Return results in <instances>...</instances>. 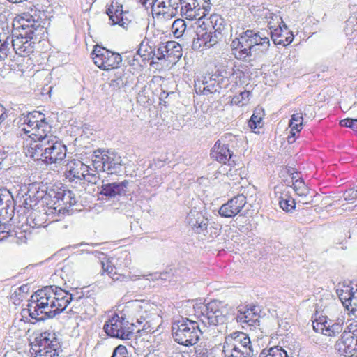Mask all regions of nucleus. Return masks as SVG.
<instances>
[{
    "label": "nucleus",
    "mask_w": 357,
    "mask_h": 357,
    "mask_svg": "<svg viewBox=\"0 0 357 357\" xmlns=\"http://www.w3.org/2000/svg\"><path fill=\"white\" fill-rule=\"evenodd\" d=\"M8 117L7 112L4 107L0 104V124Z\"/></svg>",
    "instance_id": "obj_55"
},
{
    "label": "nucleus",
    "mask_w": 357,
    "mask_h": 357,
    "mask_svg": "<svg viewBox=\"0 0 357 357\" xmlns=\"http://www.w3.org/2000/svg\"><path fill=\"white\" fill-rule=\"evenodd\" d=\"M128 185L129 182L127 180L112 183H105L102 181L99 194L108 199L115 198L116 196L125 195L128 191Z\"/></svg>",
    "instance_id": "obj_18"
},
{
    "label": "nucleus",
    "mask_w": 357,
    "mask_h": 357,
    "mask_svg": "<svg viewBox=\"0 0 357 357\" xmlns=\"http://www.w3.org/2000/svg\"><path fill=\"white\" fill-rule=\"evenodd\" d=\"M259 357H289L285 350L279 347L263 349Z\"/></svg>",
    "instance_id": "obj_34"
},
{
    "label": "nucleus",
    "mask_w": 357,
    "mask_h": 357,
    "mask_svg": "<svg viewBox=\"0 0 357 357\" xmlns=\"http://www.w3.org/2000/svg\"><path fill=\"white\" fill-rule=\"evenodd\" d=\"M225 82H228V75L226 70H217L214 74L206 77L205 76L202 81V90L201 86L199 87V91L204 95H208L219 92L220 89L223 87Z\"/></svg>",
    "instance_id": "obj_15"
},
{
    "label": "nucleus",
    "mask_w": 357,
    "mask_h": 357,
    "mask_svg": "<svg viewBox=\"0 0 357 357\" xmlns=\"http://www.w3.org/2000/svg\"><path fill=\"white\" fill-rule=\"evenodd\" d=\"M46 213H41L38 211H33L27 219L30 227L33 228H40L46 227L47 221Z\"/></svg>",
    "instance_id": "obj_30"
},
{
    "label": "nucleus",
    "mask_w": 357,
    "mask_h": 357,
    "mask_svg": "<svg viewBox=\"0 0 357 357\" xmlns=\"http://www.w3.org/2000/svg\"><path fill=\"white\" fill-rule=\"evenodd\" d=\"M328 324H327L326 335L335 336L342 332V324L339 323H333V321L330 319H328Z\"/></svg>",
    "instance_id": "obj_42"
},
{
    "label": "nucleus",
    "mask_w": 357,
    "mask_h": 357,
    "mask_svg": "<svg viewBox=\"0 0 357 357\" xmlns=\"http://www.w3.org/2000/svg\"><path fill=\"white\" fill-rule=\"evenodd\" d=\"M98 171L99 169H96L94 167L93 169L88 165V171L84 173V177H83L82 180L86 181L89 183L96 184L100 180Z\"/></svg>",
    "instance_id": "obj_40"
},
{
    "label": "nucleus",
    "mask_w": 357,
    "mask_h": 357,
    "mask_svg": "<svg viewBox=\"0 0 357 357\" xmlns=\"http://www.w3.org/2000/svg\"><path fill=\"white\" fill-rule=\"evenodd\" d=\"M303 114L301 112L295 113L291 116L289 121V126L296 129V132H300L303 125Z\"/></svg>",
    "instance_id": "obj_41"
},
{
    "label": "nucleus",
    "mask_w": 357,
    "mask_h": 357,
    "mask_svg": "<svg viewBox=\"0 0 357 357\" xmlns=\"http://www.w3.org/2000/svg\"><path fill=\"white\" fill-rule=\"evenodd\" d=\"M59 342L55 333H42L36 338L33 350L35 357H59Z\"/></svg>",
    "instance_id": "obj_9"
},
{
    "label": "nucleus",
    "mask_w": 357,
    "mask_h": 357,
    "mask_svg": "<svg viewBox=\"0 0 357 357\" xmlns=\"http://www.w3.org/2000/svg\"><path fill=\"white\" fill-rule=\"evenodd\" d=\"M206 21V22H203L204 29H211L215 35L214 38L221 40L227 29L225 20L220 15L213 14Z\"/></svg>",
    "instance_id": "obj_21"
},
{
    "label": "nucleus",
    "mask_w": 357,
    "mask_h": 357,
    "mask_svg": "<svg viewBox=\"0 0 357 357\" xmlns=\"http://www.w3.org/2000/svg\"><path fill=\"white\" fill-rule=\"evenodd\" d=\"M185 222L196 234H202L207 229L208 221L201 212L191 210L185 218Z\"/></svg>",
    "instance_id": "obj_20"
},
{
    "label": "nucleus",
    "mask_w": 357,
    "mask_h": 357,
    "mask_svg": "<svg viewBox=\"0 0 357 357\" xmlns=\"http://www.w3.org/2000/svg\"><path fill=\"white\" fill-rule=\"evenodd\" d=\"M91 56L95 65L103 70L118 68L122 61L120 54L98 45L94 47Z\"/></svg>",
    "instance_id": "obj_12"
},
{
    "label": "nucleus",
    "mask_w": 357,
    "mask_h": 357,
    "mask_svg": "<svg viewBox=\"0 0 357 357\" xmlns=\"http://www.w3.org/2000/svg\"><path fill=\"white\" fill-rule=\"evenodd\" d=\"M29 291V287L28 284H23L15 289V291L11 294V298H17L20 301L24 297V294H26Z\"/></svg>",
    "instance_id": "obj_46"
},
{
    "label": "nucleus",
    "mask_w": 357,
    "mask_h": 357,
    "mask_svg": "<svg viewBox=\"0 0 357 357\" xmlns=\"http://www.w3.org/2000/svg\"><path fill=\"white\" fill-rule=\"evenodd\" d=\"M122 5H119L117 3L114 4V2L107 8L106 13L109 17V20L112 22V24H118L123 28H127L130 21L124 15L127 14L128 12H123L122 10Z\"/></svg>",
    "instance_id": "obj_22"
},
{
    "label": "nucleus",
    "mask_w": 357,
    "mask_h": 357,
    "mask_svg": "<svg viewBox=\"0 0 357 357\" xmlns=\"http://www.w3.org/2000/svg\"><path fill=\"white\" fill-rule=\"evenodd\" d=\"M202 31H205L202 33L201 31H198L197 32V34L201 39L203 46L209 47H213L220 40L219 38H214L215 35L213 33L211 29L209 30L203 29Z\"/></svg>",
    "instance_id": "obj_31"
},
{
    "label": "nucleus",
    "mask_w": 357,
    "mask_h": 357,
    "mask_svg": "<svg viewBox=\"0 0 357 357\" xmlns=\"http://www.w3.org/2000/svg\"><path fill=\"white\" fill-rule=\"evenodd\" d=\"M291 132H290L291 135L289 136V137H288L289 138L288 142L289 143H291V142H293L294 141V139L292 141H291L290 139H291V137H294L295 135H296V133L297 132L296 129H293L292 127H291Z\"/></svg>",
    "instance_id": "obj_62"
},
{
    "label": "nucleus",
    "mask_w": 357,
    "mask_h": 357,
    "mask_svg": "<svg viewBox=\"0 0 357 357\" xmlns=\"http://www.w3.org/2000/svg\"><path fill=\"white\" fill-rule=\"evenodd\" d=\"M241 43L240 36L238 38H235L232 40L231 43V47L232 50L237 52V48L239 46V44ZM241 43H243V42H241Z\"/></svg>",
    "instance_id": "obj_59"
},
{
    "label": "nucleus",
    "mask_w": 357,
    "mask_h": 357,
    "mask_svg": "<svg viewBox=\"0 0 357 357\" xmlns=\"http://www.w3.org/2000/svg\"><path fill=\"white\" fill-rule=\"evenodd\" d=\"M247 203L246 197L243 195H238L227 201V203L222 204L218 213L220 216L223 218H234L236 215H245V214L241 213Z\"/></svg>",
    "instance_id": "obj_16"
},
{
    "label": "nucleus",
    "mask_w": 357,
    "mask_h": 357,
    "mask_svg": "<svg viewBox=\"0 0 357 357\" xmlns=\"http://www.w3.org/2000/svg\"><path fill=\"white\" fill-rule=\"evenodd\" d=\"M209 0H183L181 14L187 20H200L210 8Z\"/></svg>",
    "instance_id": "obj_14"
},
{
    "label": "nucleus",
    "mask_w": 357,
    "mask_h": 357,
    "mask_svg": "<svg viewBox=\"0 0 357 357\" xmlns=\"http://www.w3.org/2000/svg\"><path fill=\"white\" fill-rule=\"evenodd\" d=\"M160 275H157V274H155V275H147V277H150L147 278V280H158L159 278H160Z\"/></svg>",
    "instance_id": "obj_64"
},
{
    "label": "nucleus",
    "mask_w": 357,
    "mask_h": 357,
    "mask_svg": "<svg viewBox=\"0 0 357 357\" xmlns=\"http://www.w3.org/2000/svg\"><path fill=\"white\" fill-rule=\"evenodd\" d=\"M352 120H353V119H349V118L344 119L340 121V125L342 127H348V128H351Z\"/></svg>",
    "instance_id": "obj_58"
},
{
    "label": "nucleus",
    "mask_w": 357,
    "mask_h": 357,
    "mask_svg": "<svg viewBox=\"0 0 357 357\" xmlns=\"http://www.w3.org/2000/svg\"><path fill=\"white\" fill-rule=\"evenodd\" d=\"M351 129L357 132V119H353Z\"/></svg>",
    "instance_id": "obj_63"
},
{
    "label": "nucleus",
    "mask_w": 357,
    "mask_h": 357,
    "mask_svg": "<svg viewBox=\"0 0 357 357\" xmlns=\"http://www.w3.org/2000/svg\"><path fill=\"white\" fill-rule=\"evenodd\" d=\"M352 333H343L335 344V349L344 356H357V337Z\"/></svg>",
    "instance_id": "obj_17"
},
{
    "label": "nucleus",
    "mask_w": 357,
    "mask_h": 357,
    "mask_svg": "<svg viewBox=\"0 0 357 357\" xmlns=\"http://www.w3.org/2000/svg\"><path fill=\"white\" fill-rule=\"evenodd\" d=\"M222 352L224 357H253L255 355L250 337L240 331L225 337Z\"/></svg>",
    "instance_id": "obj_6"
},
{
    "label": "nucleus",
    "mask_w": 357,
    "mask_h": 357,
    "mask_svg": "<svg viewBox=\"0 0 357 357\" xmlns=\"http://www.w3.org/2000/svg\"><path fill=\"white\" fill-rule=\"evenodd\" d=\"M344 197L347 201L357 199V190L349 189L346 190L344 193Z\"/></svg>",
    "instance_id": "obj_51"
},
{
    "label": "nucleus",
    "mask_w": 357,
    "mask_h": 357,
    "mask_svg": "<svg viewBox=\"0 0 357 357\" xmlns=\"http://www.w3.org/2000/svg\"><path fill=\"white\" fill-rule=\"evenodd\" d=\"M263 110L261 108H257L251 116L248 126L251 129H256L261 127V123L263 119Z\"/></svg>",
    "instance_id": "obj_37"
},
{
    "label": "nucleus",
    "mask_w": 357,
    "mask_h": 357,
    "mask_svg": "<svg viewBox=\"0 0 357 357\" xmlns=\"http://www.w3.org/2000/svg\"><path fill=\"white\" fill-rule=\"evenodd\" d=\"M229 315V307L223 301L213 300L204 306L202 311L201 321L203 328L206 325L218 326L224 324Z\"/></svg>",
    "instance_id": "obj_7"
},
{
    "label": "nucleus",
    "mask_w": 357,
    "mask_h": 357,
    "mask_svg": "<svg viewBox=\"0 0 357 357\" xmlns=\"http://www.w3.org/2000/svg\"><path fill=\"white\" fill-rule=\"evenodd\" d=\"M187 24L183 19L174 20L172 25V31L174 36L178 38L181 37L186 30Z\"/></svg>",
    "instance_id": "obj_38"
},
{
    "label": "nucleus",
    "mask_w": 357,
    "mask_h": 357,
    "mask_svg": "<svg viewBox=\"0 0 357 357\" xmlns=\"http://www.w3.org/2000/svg\"><path fill=\"white\" fill-rule=\"evenodd\" d=\"M102 268V271L104 273H106L110 278L112 279H118V278H114V275L116 273L114 270H116V268L110 266L108 263L105 264L103 261H101Z\"/></svg>",
    "instance_id": "obj_49"
},
{
    "label": "nucleus",
    "mask_w": 357,
    "mask_h": 357,
    "mask_svg": "<svg viewBox=\"0 0 357 357\" xmlns=\"http://www.w3.org/2000/svg\"><path fill=\"white\" fill-rule=\"evenodd\" d=\"M203 328L199 324L188 318H181L173 323L172 336L174 340L183 346L195 345L203 333Z\"/></svg>",
    "instance_id": "obj_5"
},
{
    "label": "nucleus",
    "mask_w": 357,
    "mask_h": 357,
    "mask_svg": "<svg viewBox=\"0 0 357 357\" xmlns=\"http://www.w3.org/2000/svg\"><path fill=\"white\" fill-rule=\"evenodd\" d=\"M256 21L266 22L271 15V10L264 6H252L250 9Z\"/></svg>",
    "instance_id": "obj_32"
},
{
    "label": "nucleus",
    "mask_w": 357,
    "mask_h": 357,
    "mask_svg": "<svg viewBox=\"0 0 357 357\" xmlns=\"http://www.w3.org/2000/svg\"><path fill=\"white\" fill-rule=\"evenodd\" d=\"M21 120H23L24 123L27 125V128H24L23 130L25 132H31L34 138L41 137L43 135L51 132V123L45 117V114L40 112H29L26 116L21 118Z\"/></svg>",
    "instance_id": "obj_11"
},
{
    "label": "nucleus",
    "mask_w": 357,
    "mask_h": 357,
    "mask_svg": "<svg viewBox=\"0 0 357 357\" xmlns=\"http://www.w3.org/2000/svg\"><path fill=\"white\" fill-rule=\"evenodd\" d=\"M196 38H193L192 44V48L194 50H198L202 46H203V44L201 41V39L198 36V35L196 33Z\"/></svg>",
    "instance_id": "obj_53"
},
{
    "label": "nucleus",
    "mask_w": 357,
    "mask_h": 357,
    "mask_svg": "<svg viewBox=\"0 0 357 357\" xmlns=\"http://www.w3.org/2000/svg\"><path fill=\"white\" fill-rule=\"evenodd\" d=\"M73 299L68 291L55 285L46 286L31 296L27 305L29 316L38 321L53 318L65 310Z\"/></svg>",
    "instance_id": "obj_1"
},
{
    "label": "nucleus",
    "mask_w": 357,
    "mask_h": 357,
    "mask_svg": "<svg viewBox=\"0 0 357 357\" xmlns=\"http://www.w3.org/2000/svg\"><path fill=\"white\" fill-rule=\"evenodd\" d=\"M164 60L168 63L174 64L181 57L182 48L181 45L175 41H168L165 43Z\"/></svg>",
    "instance_id": "obj_25"
},
{
    "label": "nucleus",
    "mask_w": 357,
    "mask_h": 357,
    "mask_svg": "<svg viewBox=\"0 0 357 357\" xmlns=\"http://www.w3.org/2000/svg\"><path fill=\"white\" fill-rule=\"evenodd\" d=\"M135 324L130 326L129 321L117 314L113 315L107 321L103 326L104 331L108 336L121 340H130L133 335Z\"/></svg>",
    "instance_id": "obj_10"
},
{
    "label": "nucleus",
    "mask_w": 357,
    "mask_h": 357,
    "mask_svg": "<svg viewBox=\"0 0 357 357\" xmlns=\"http://www.w3.org/2000/svg\"><path fill=\"white\" fill-rule=\"evenodd\" d=\"M293 188L296 193L300 197H307L309 194V189L301 179H296L293 183Z\"/></svg>",
    "instance_id": "obj_39"
},
{
    "label": "nucleus",
    "mask_w": 357,
    "mask_h": 357,
    "mask_svg": "<svg viewBox=\"0 0 357 357\" xmlns=\"http://www.w3.org/2000/svg\"><path fill=\"white\" fill-rule=\"evenodd\" d=\"M134 79L133 74L128 70H118L115 73V77L109 83L112 91H118L122 87L130 86Z\"/></svg>",
    "instance_id": "obj_23"
},
{
    "label": "nucleus",
    "mask_w": 357,
    "mask_h": 357,
    "mask_svg": "<svg viewBox=\"0 0 357 357\" xmlns=\"http://www.w3.org/2000/svg\"><path fill=\"white\" fill-rule=\"evenodd\" d=\"M92 162L95 169L108 174H119L122 170L121 158L114 151L96 150L92 155Z\"/></svg>",
    "instance_id": "obj_8"
},
{
    "label": "nucleus",
    "mask_w": 357,
    "mask_h": 357,
    "mask_svg": "<svg viewBox=\"0 0 357 357\" xmlns=\"http://www.w3.org/2000/svg\"><path fill=\"white\" fill-rule=\"evenodd\" d=\"M337 293L340 300L347 310H351V312L355 310L353 305L356 306V303L354 301L356 297L352 287L347 286L344 289H337Z\"/></svg>",
    "instance_id": "obj_28"
},
{
    "label": "nucleus",
    "mask_w": 357,
    "mask_h": 357,
    "mask_svg": "<svg viewBox=\"0 0 357 357\" xmlns=\"http://www.w3.org/2000/svg\"><path fill=\"white\" fill-rule=\"evenodd\" d=\"M87 171L88 165L84 164L79 160L75 162L72 161L67 165L66 175L70 180H82L83 177H84V173Z\"/></svg>",
    "instance_id": "obj_26"
},
{
    "label": "nucleus",
    "mask_w": 357,
    "mask_h": 357,
    "mask_svg": "<svg viewBox=\"0 0 357 357\" xmlns=\"http://www.w3.org/2000/svg\"><path fill=\"white\" fill-rule=\"evenodd\" d=\"M218 142H220L222 144L226 146L229 147H234L235 144H236L237 142V137L236 136L232 135L231 133H226L225 135H223L220 139L217 141Z\"/></svg>",
    "instance_id": "obj_45"
},
{
    "label": "nucleus",
    "mask_w": 357,
    "mask_h": 357,
    "mask_svg": "<svg viewBox=\"0 0 357 357\" xmlns=\"http://www.w3.org/2000/svg\"><path fill=\"white\" fill-rule=\"evenodd\" d=\"M265 22L268 24V27L270 30V32L268 33V31L263 30L261 31H264L266 36H271V38L275 45H282L286 46L289 45L293 41V34H290V36L287 37L285 40L283 39H280L278 40L277 38L282 37L283 28L286 31H287V26L285 24H284L280 15L271 12L270 16ZM268 38H269V37Z\"/></svg>",
    "instance_id": "obj_13"
},
{
    "label": "nucleus",
    "mask_w": 357,
    "mask_h": 357,
    "mask_svg": "<svg viewBox=\"0 0 357 357\" xmlns=\"http://www.w3.org/2000/svg\"><path fill=\"white\" fill-rule=\"evenodd\" d=\"M54 198L56 199L54 202V204H57V206L54 208H59V211L68 210L72 206L76 204V200L73 193L70 191H59L55 193Z\"/></svg>",
    "instance_id": "obj_24"
},
{
    "label": "nucleus",
    "mask_w": 357,
    "mask_h": 357,
    "mask_svg": "<svg viewBox=\"0 0 357 357\" xmlns=\"http://www.w3.org/2000/svg\"><path fill=\"white\" fill-rule=\"evenodd\" d=\"M13 197L7 189H0V215H3V212L11 216L13 213Z\"/></svg>",
    "instance_id": "obj_27"
},
{
    "label": "nucleus",
    "mask_w": 357,
    "mask_h": 357,
    "mask_svg": "<svg viewBox=\"0 0 357 357\" xmlns=\"http://www.w3.org/2000/svg\"><path fill=\"white\" fill-rule=\"evenodd\" d=\"M6 157V153L2 149H0V166L1 165L3 161Z\"/></svg>",
    "instance_id": "obj_61"
},
{
    "label": "nucleus",
    "mask_w": 357,
    "mask_h": 357,
    "mask_svg": "<svg viewBox=\"0 0 357 357\" xmlns=\"http://www.w3.org/2000/svg\"><path fill=\"white\" fill-rule=\"evenodd\" d=\"M17 18L20 31L16 38L11 37V46L17 54L26 56L34 50L35 42L31 40H40L44 36L49 22L43 10L31 9L19 15Z\"/></svg>",
    "instance_id": "obj_2"
},
{
    "label": "nucleus",
    "mask_w": 357,
    "mask_h": 357,
    "mask_svg": "<svg viewBox=\"0 0 357 357\" xmlns=\"http://www.w3.org/2000/svg\"><path fill=\"white\" fill-rule=\"evenodd\" d=\"M165 160L160 159L153 160L149 163V168L156 170L162 167L165 165Z\"/></svg>",
    "instance_id": "obj_52"
},
{
    "label": "nucleus",
    "mask_w": 357,
    "mask_h": 357,
    "mask_svg": "<svg viewBox=\"0 0 357 357\" xmlns=\"http://www.w3.org/2000/svg\"><path fill=\"white\" fill-rule=\"evenodd\" d=\"M183 0H166V4L168 5L169 7H174L176 8H179V5L181 4Z\"/></svg>",
    "instance_id": "obj_54"
},
{
    "label": "nucleus",
    "mask_w": 357,
    "mask_h": 357,
    "mask_svg": "<svg viewBox=\"0 0 357 357\" xmlns=\"http://www.w3.org/2000/svg\"><path fill=\"white\" fill-rule=\"evenodd\" d=\"M26 155L45 164L57 163L66 158V147L56 136L46 133L33 138L27 146Z\"/></svg>",
    "instance_id": "obj_3"
},
{
    "label": "nucleus",
    "mask_w": 357,
    "mask_h": 357,
    "mask_svg": "<svg viewBox=\"0 0 357 357\" xmlns=\"http://www.w3.org/2000/svg\"><path fill=\"white\" fill-rule=\"evenodd\" d=\"M196 357H214L213 350L203 346H198L195 348Z\"/></svg>",
    "instance_id": "obj_47"
},
{
    "label": "nucleus",
    "mask_w": 357,
    "mask_h": 357,
    "mask_svg": "<svg viewBox=\"0 0 357 357\" xmlns=\"http://www.w3.org/2000/svg\"><path fill=\"white\" fill-rule=\"evenodd\" d=\"M250 95V92L248 91H246V90H245L244 91H243L240 93L241 100H245V98H248Z\"/></svg>",
    "instance_id": "obj_60"
},
{
    "label": "nucleus",
    "mask_w": 357,
    "mask_h": 357,
    "mask_svg": "<svg viewBox=\"0 0 357 357\" xmlns=\"http://www.w3.org/2000/svg\"><path fill=\"white\" fill-rule=\"evenodd\" d=\"M112 357H129L128 350L123 345H119L114 348Z\"/></svg>",
    "instance_id": "obj_48"
},
{
    "label": "nucleus",
    "mask_w": 357,
    "mask_h": 357,
    "mask_svg": "<svg viewBox=\"0 0 357 357\" xmlns=\"http://www.w3.org/2000/svg\"><path fill=\"white\" fill-rule=\"evenodd\" d=\"M278 201L280 207L287 212L292 211L295 208L294 200L290 198L287 194L280 196Z\"/></svg>",
    "instance_id": "obj_36"
},
{
    "label": "nucleus",
    "mask_w": 357,
    "mask_h": 357,
    "mask_svg": "<svg viewBox=\"0 0 357 357\" xmlns=\"http://www.w3.org/2000/svg\"><path fill=\"white\" fill-rule=\"evenodd\" d=\"M161 91H162L159 96L160 103L163 104L164 105H166V104L169 102L170 96L174 95V91L167 92V91H165L163 89H161Z\"/></svg>",
    "instance_id": "obj_50"
},
{
    "label": "nucleus",
    "mask_w": 357,
    "mask_h": 357,
    "mask_svg": "<svg viewBox=\"0 0 357 357\" xmlns=\"http://www.w3.org/2000/svg\"><path fill=\"white\" fill-rule=\"evenodd\" d=\"M233 151L226 145L216 142L211 151V157L215 159L220 163L228 165L230 167L235 165V161L232 159Z\"/></svg>",
    "instance_id": "obj_19"
},
{
    "label": "nucleus",
    "mask_w": 357,
    "mask_h": 357,
    "mask_svg": "<svg viewBox=\"0 0 357 357\" xmlns=\"http://www.w3.org/2000/svg\"><path fill=\"white\" fill-rule=\"evenodd\" d=\"M328 324V319L326 317L319 318V320H316L313 322V328L316 332H320L322 334L326 335L327 324Z\"/></svg>",
    "instance_id": "obj_43"
},
{
    "label": "nucleus",
    "mask_w": 357,
    "mask_h": 357,
    "mask_svg": "<svg viewBox=\"0 0 357 357\" xmlns=\"http://www.w3.org/2000/svg\"><path fill=\"white\" fill-rule=\"evenodd\" d=\"M159 8H162V10H160L158 14L161 15L165 20H171L178 14V9L174 7H169L164 1H160Z\"/></svg>",
    "instance_id": "obj_33"
},
{
    "label": "nucleus",
    "mask_w": 357,
    "mask_h": 357,
    "mask_svg": "<svg viewBox=\"0 0 357 357\" xmlns=\"http://www.w3.org/2000/svg\"><path fill=\"white\" fill-rule=\"evenodd\" d=\"M135 305L136 308L137 309H140L141 310L144 309V312L146 314L143 315L142 312L140 311L139 312L142 313V314H140L139 318H137V323L138 324H142L144 321H145V324L143 326V330H146L147 328H145V326L149 324V321H146V319L148 318L147 310L149 308H150L151 305L148 303L139 301H135Z\"/></svg>",
    "instance_id": "obj_35"
},
{
    "label": "nucleus",
    "mask_w": 357,
    "mask_h": 357,
    "mask_svg": "<svg viewBox=\"0 0 357 357\" xmlns=\"http://www.w3.org/2000/svg\"><path fill=\"white\" fill-rule=\"evenodd\" d=\"M241 42L234 52L235 57L238 60L247 61L249 57H259L266 54L270 47V40L264 31L248 29L240 34Z\"/></svg>",
    "instance_id": "obj_4"
},
{
    "label": "nucleus",
    "mask_w": 357,
    "mask_h": 357,
    "mask_svg": "<svg viewBox=\"0 0 357 357\" xmlns=\"http://www.w3.org/2000/svg\"><path fill=\"white\" fill-rule=\"evenodd\" d=\"M150 48V52L149 53V56L152 59L155 58L157 60H164V53H165V43H160L157 50L153 49L151 46H149Z\"/></svg>",
    "instance_id": "obj_44"
},
{
    "label": "nucleus",
    "mask_w": 357,
    "mask_h": 357,
    "mask_svg": "<svg viewBox=\"0 0 357 357\" xmlns=\"http://www.w3.org/2000/svg\"><path fill=\"white\" fill-rule=\"evenodd\" d=\"M146 46H148V42H146L145 43V41L143 40L140 45H139V47L138 49V54H139L141 56H146V54L144 53V47H146Z\"/></svg>",
    "instance_id": "obj_56"
},
{
    "label": "nucleus",
    "mask_w": 357,
    "mask_h": 357,
    "mask_svg": "<svg viewBox=\"0 0 357 357\" xmlns=\"http://www.w3.org/2000/svg\"><path fill=\"white\" fill-rule=\"evenodd\" d=\"M349 331L348 332L344 331L343 333H352L354 337H357V321L352 323L349 326Z\"/></svg>",
    "instance_id": "obj_57"
},
{
    "label": "nucleus",
    "mask_w": 357,
    "mask_h": 357,
    "mask_svg": "<svg viewBox=\"0 0 357 357\" xmlns=\"http://www.w3.org/2000/svg\"><path fill=\"white\" fill-rule=\"evenodd\" d=\"M255 311V306H252L243 311L239 310L236 315L238 322L247 323L250 326H253L256 321H259Z\"/></svg>",
    "instance_id": "obj_29"
}]
</instances>
